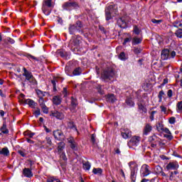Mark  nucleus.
Listing matches in <instances>:
<instances>
[{
    "instance_id": "1",
    "label": "nucleus",
    "mask_w": 182,
    "mask_h": 182,
    "mask_svg": "<svg viewBox=\"0 0 182 182\" xmlns=\"http://www.w3.org/2000/svg\"><path fill=\"white\" fill-rule=\"evenodd\" d=\"M69 46L73 52L78 51L82 46V37L79 35L73 36L70 41Z\"/></svg>"
},
{
    "instance_id": "2",
    "label": "nucleus",
    "mask_w": 182,
    "mask_h": 182,
    "mask_svg": "<svg viewBox=\"0 0 182 182\" xmlns=\"http://www.w3.org/2000/svg\"><path fill=\"white\" fill-rule=\"evenodd\" d=\"M117 6L115 4H112L106 6L105 8V19L106 21H110L112 16L117 15Z\"/></svg>"
},
{
    "instance_id": "3",
    "label": "nucleus",
    "mask_w": 182,
    "mask_h": 182,
    "mask_svg": "<svg viewBox=\"0 0 182 182\" xmlns=\"http://www.w3.org/2000/svg\"><path fill=\"white\" fill-rule=\"evenodd\" d=\"M114 76V70L110 68L105 69L101 74V77L104 80H113Z\"/></svg>"
},
{
    "instance_id": "4",
    "label": "nucleus",
    "mask_w": 182,
    "mask_h": 182,
    "mask_svg": "<svg viewBox=\"0 0 182 182\" xmlns=\"http://www.w3.org/2000/svg\"><path fill=\"white\" fill-rule=\"evenodd\" d=\"M63 8L65 11H70V9H78V8H80V6H79V3L75 1H66L63 4Z\"/></svg>"
},
{
    "instance_id": "5",
    "label": "nucleus",
    "mask_w": 182,
    "mask_h": 182,
    "mask_svg": "<svg viewBox=\"0 0 182 182\" xmlns=\"http://www.w3.org/2000/svg\"><path fill=\"white\" fill-rule=\"evenodd\" d=\"M149 141L151 143V147L153 149H156L157 147V144H159V146L164 144L161 143V139L159 138L156 134L149 136Z\"/></svg>"
},
{
    "instance_id": "6",
    "label": "nucleus",
    "mask_w": 182,
    "mask_h": 182,
    "mask_svg": "<svg viewBox=\"0 0 182 182\" xmlns=\"http://www.w3.org/2000/svg\"><path fill=\"white\" fill-rule=\"evenodd\" d=\"M53 136L57 141H65V134L60 129H56L53 132Z\"/></svg>"
},
{
    "instance_id": "7",
    "label": "nucleus",
    "mask_w": 182,
    "mask_h": 182,
    "mask_svg": "<svg viewBox=\"0 0 182 182\" xmlns=\"http://www.w3.org/2000/svg\"><path fill=\"white\" fill-rule=\"evenodd\" d=\"M52 3L49 1H43L42 6V11L46 15H50V12H52Z\"/></svg>"
},
{
    "instance_id": "8",
    "label": "nucleus",
    "mask_w": 182,
    "mask_h": 182,
    "mask_svg": "<svg viewBox=\"0 0 182 182\" xmlns=\"http://www.w3.org/2000/svg\"><path fill=\"white\" fill-rule=\"evenodd\" d=\"M140 143V136H134L131 138L129 141H128V146L130 149L132 147H136L139 146V144Z\"/></svg>"
},
{
    "instance_id": "9",
    "label": "nucleus",
    "mask_w": 182,
    "mask_h": 182,
    "mask_svg": "<svg viewBox=\"0 0 182 182\" xmlns=\"http://www.w3.org/2000/svg\"><path fill=\"white\" fill-rule=\"evenodd\" d=\"M141 173L143 175V177H147V176L151 173V171H150V166L147 164L142 165L141 168Z\"/></svg>"
},
{
    "instance_id": "10",
    "label": "nucleus",
    "mask_w": 182,
    "mask_h": 182,
    "mask_svg": "<svg viewBox=\"0 0 182 182\" xmlns=\"http://www.w3.org/2000/svg\"><path fill=\"white\" fill-rule=\"evenodd\" d=\"M50 116L55 117L58 120H63V119H65V114L58 110L51 111Z\"/></svg>"
},
{
    "instance_id": "11",
    "label": "nucleus",
    "mask_w": 182,
    "mask_h": 182,
    "mask_svg": "<svg viewBox=\"0 0 182 182\" xmlns=\"http://www.w3.org/2000/svg\"><path fill=\"white\" fill-rule=\"evenodd\" d=\"M121 135L123 139H130L132 137V131L128 128L121 129Z\"/></svg>"
},
{
    "instance_id": "12",
    "label": "nucleus",
    "mask_w": 182,
    "mask_h": 182,
    "mask_svg": "<svg viewBox=\"0 0 182 182\" xmlns=\"http://www.w3.org/2000/svg\"><path fill=\"white\" fill-rule=\"evenodd\" d=\"M63 82V78L61 77H53V80H51V83L53 85V89L54 92H56L58 90L56 89V83H62Z\"/></svg>"
},
{
    "instance_id": "13",
    "label": "nucleus",
    "mask_w": 182,
    "mask_h": 182,
    "mask_svg": "<svg viewBox=\"0 0 182 182\" xmlns=\"http://www.w3.org/2000/svg\"><path fill=\"white\" fill-rule=\"evenodd\" d=\"M67 140L72 150H76L77 149V143H76V141H75V138H73V136H70L67 139Z\"/></svg>"
},
{
    "instance_id": "14",
    "label": "nucleus",
    "mask_w": 182,
    "mask_h": 182,
    "mask_svg": "<svg viewBox=\"0 0 182 182\" xmlns=\"http://www.w3.org/2000/svg\"><path fill=\"white\" fill-rule=\"evenodd\" d=\"M23 175L24 176V177H27L28 178L33 177L32 169L29 168H25L23 169Z\"/></svg>"
},
{
    "instance_id": "15",
    "label": "nucleus",
    "mask_w": 182,
    "mask_h": 182,
    "mask_svg": "<svg viewBox=\"0 0 182 182\" xmlns=\"http://www.w3.org/2000/svg\"><path fill=\"white\" fill-rule=\"evenodd\" d=\"M161 58L163 60H167L170 58V50L164 49L161 51Z\"/></svg>"
},
{
    "instance_id": "16",
    "label": "nucleus",
    "mask_w": 182,
    "mask_h": 182,
    "mask_svg": "<svg viewBox=\"0 0 182 182\" xmlns=\"http://www.w3.org/2000/svg\"><path fill=\"white\" fill-rule=\"evenodd\" d=\"M178 168V163L177 162H170L166 166V170H177Z\"/></svg>"
},
{
    "instance_id": "17",
    "label": "nucleus",
    "mask_w": 182,
    "mask_h": 182,
    "mask_svg": "<svg viewBox=\"0 0 182 182\" xmlns=\"http://www.w3.org/2000/svg\"><path fill=\"white\" fill-rule=\"evenodd\" d=\"M129 166L131 170V173H137V170H139V168H137V164H136V162L134 161H131L129 163Z\"/></svg>"
},
{
    "instance_id": "18",
    "label": "nucleus",
    "mask_w": 182,
    "mask_h": 182,
    "mask_svg": "<svg viewBox=\"0 0 182 182\" xmlns=\"http://www.w3.org/2000/svg\"><path fill=\"white\" fill-rule=\"evenodd\" d=\"M151 130H153V127H151L150 124H146L143 130V134H144V136H147Z\"/></svg>"
},
{
    "instance_id": "19",
    "label": "nucleus",
    "mask_w": 182,
    "mask_h": 182,
    "mask_svg": "<svg viewBox=\"0 0 182 182\" xmlns=\"http://www.w3.org/2000/svg\"><path fill=\"white\" fill-rule=\"evenodd\" d=\"M69 33L70 35H75L76 31H79V29L77 28V26L75 24H70L68 28Z\"/></svg>"
},
{
    "instance_id": "20",
    "label": "nucleus",
    "mask_w": 182,
    "mask_h": 182,
    "mask_svg": "<svg viewBox=\"0 0 182 182\" xmlns=\"http://www.w3.org/2000/svg\"><path fill=\"white\" fill-rule=\"evenodd\" d=\"M23 102L26 105H28V106L32 109H35V107H36V102H35V101H33V100H31V99L24 100Z\"/></svg>"
},
{
    "instance_id": "21",
    "label": "nucleus",
    "mask_w": 182,
    "mask_h": 182,
    "mask_svg": "<svg viewBox=\"0 0 182 182\" xmlns=\"http://www.w3.org/2000/svg\"><path fill=\"white\" fill-rule=\"evenodd\" d=\"M23 76L25 77L26 80H27V79L32 77V76H33V75H32V72L27 70L26 68H23Z\"/></svg>"
},
{
    "instance_id": "22",
    "label": "nucleus",
    "mask_w": 182,
    "mask_h": 182,
    "mask_svg": "<svg viewBox=\"0 0 182 182\" xmlns=\"http://www.w3.org/2000/svg\"><path fill=\"white\" fill-rule=\"evenodd\" d=\"M117 24L120 28H126L127 23L124 17H121L117 20Z\"/></svg>"
},
{
    "instance_id": "23",
    "label": "nucleus",
    "mask_w": 182,
    "mask_h": 182,
    "mask_svg": "<svg viewBox=\"0 0 182 182\" xmlns=\"http://www.w3.org/2000/svg\"><path fill=\"white\" fill-rule=\"evenodd\" d=\"M60 142H59L58 144V152L59 154L63 153V150L65 149V146H66V144H65L63 142V141H60Z\"/></svg>"
},
{
    "instance_id": "24",
    "label": "nucleus",
    "mask_w": 182,
    "mask_h": 182,
    "mask_svg": "<svg viewBox=\"0 0 182 182\" xmlns=\"http://www.w3.org/2000/svg\"><path fill=\"white\" fill-rule=\"evenodd\" d=\"M53 105H55V106L60 105V103H62V98L58 95L54 96L53 97Z\"/></svg>"
},
{
    "instance_id": "25",
    "label": "nucleus",
    "mask_w": 182,
    "mask_h": 182,
    "mask_svg": "<svg viewBox=\"0 0 182 182\" xmlns=\"http://www.w3.org/2000/svg\"><path fill=\"white\" fill-rule=\"evenodd\" d=\"M26 80L29 82L33 86H38V81H36V79L35 78V77H33V75H32L30 78Z\"/></svg>"
},
{
    "instance_id": "26",
    "label": "nucleus",
    "mask_w": 182,
    "mask_h": 182,
    "mask_svg": "<svg viewBox=\"0 0 182 182\" xmlns=\"http://www.w3.org/2000/svg\"><path fill=\"white\" fill-rule=\"evenodd\" d=\"M125 103L127 105V106H129V107H134V101L132 97H127L125 100Z\"/></svg>"
},
{
    "instance_id": "27",
    "label": "nucleus",
    "mask_w": 182,
    "mask_h": 182,
    "mask_svg": "<svg viewBox=\"0 0 182 182\" xmlns=\"http://www.w3.org/2000/svg\"><path fill=\"white\" fill-rule=\"evenodd\" d=\"M107 101L109 103H114L116 101V97H114V95L110 94L107 95Z\"/></svg>"
},
{
    "instance_id": "28",
    "label": "nucleus",
    "mask_w": 182,
    "mask_h": 182,
    "mask_svg": "<svg viewBox=\"0 0 182 182\" xmlns=\"http://www.w3.org/2000/svg\"><path fill=\"white\" fill-rule=\"evenodd\" d=\"M0 154L5 156H9V149H8V147H4L0 150Z\"/></svg>"
},
{
    "instance_id": "29",
    "label": "nucleus",
    "mask_w": 182,
    "mask_h": 182,
    "mask_svg": "<svg viewBox=\"0 0 182 182\" xmlns=\"http://www.w3.org/2000/svg\"><path fill=\"white\" fill-rule=\"evenodd\" d=\"M67 127L68 129H75V130H77V128H76V125L73 121H69L67 122Z\"/></svg>"
},
{
    "instance_id": "30",
    "label": "nucleus",
    "mask_w": 182,
    "mask_h": 182,
    "mask_svg": "<svg viewBox=\"0 0 182 182\" xmlns=\"http://www.w3.org/2000/svg\"><path fill=\"white\" fill-rule=\"evenodd\" d=\"M141 41H143V38H141L134 37L132 39V43L134 45H139V43H141Z\"/></svg>"
},
{
    "instance_id": "31",
    "label": "nucleus",
    "mask_w": 182,
    "mask_h": 182,
    "mask_svg": "<svg viewBox=\"0 0 182 182\" xmlns=\"http://www.w3.org/2000/svg\"><path fill=\"white\" fill-rule=\"evenodd\" d=\"M176 112L182 114V101L178 102L176 104Z\"/></svg>"
},
{
    "instance_id": "32",
    "label": "nucleus",
    "mask_w": 182,
    "mask_h": 182,
    "mask_svg": "<svg viewBox=\"0 0 182 182\" xmlns=\"http://www.w3.org/2000/svg\"><path fill=\"white\" fill-rule=\"evenodd\" d=\"M1 132L3 133V134H8L9 133V130L6 129V124L4 123L1 128Z\"/></svg>"
},
{
    "instance_id": "33",
    "label": "nucleus",
    "mask_w": 182,
    "mask_h": 182,
    "mask_svg": "<svg viewBox=\"0 0 182 182\" xmlns=\"http://www.w3.org/2000/svg\"><path fill=\"white\" fill-rule=\"evenodd\" d=\"M156 129L158 132H162L164 130V124H163V122H159L156 124Z\"/></svg>"
},
{
    "instance_id": "34",
    "label": "nucleus",
    "mask_w": 182,
    "mask_h": 182,
    "mask_svg": "<svg viewBox=\"0 0 182 182\" xmlns=\"http://www.w3.org/2000/svg\"><path fill=\"white\" fill-rule=\"evenodd\" d=\"M92 173L94 174H100L102 175V173H103V169L100 168H94L92 169Z\"/></svg>"
},
{
    "instance_id": "35",
    "label": "nucleus",
    "mask_w": 182,
    "mask_h": 182,
    "mask_svg": "<svg viewBox=\"0 0 182 182\" xmlns=\"http://www.w3.org/2000/svg\"><path fill=\"white\" fill-rule=\"evenodd\" d=\"M162 171H163V168H161V166L159 165L155 166L154 168V171L156 174H157L158 176H160V173H161Z\"/></svg>"
},
{
    "instance_id": "36",
    "label": "nucleus",
    "mask_w": 182,
    "mask_h": 182,
    "mask_svg": "<svg viewBox=\"0 0 182 182\" xmlns=\"http://www.w3.org/2000/svg\"><path fill=\"white\" fill-rule=\"evenodd\" d=\"M138 109L139 110H141V112H144V113H146L147 112V109L141 104V102L138 103Z\"/></svg>"
},
{
    "instance_id": "37",
    "label": "nucleus",
    "mask_w": 182,
    "mask_h": 182,
    "mask_svg": "<svg viewBox=\"0 0 182 182\" xmlns=\"http://www.w3.org/2000/svg\"><path fill=\"white\" fill-rule=\"evenodd\" d=\"M41 110L43 111V112H44L46 114H48L49 113V108H48V107H46V105H43L40 106Z\"/></svg>"
},
{
    "instance_id": "38",
    "label": "nucleus",
    "mask_w": 182,
    "mask_h": 182,
    "mask_svg": "<svg viewBox=\"0 0 182 182\" xmlns=\"http://www.w3.org/2000/svg\"><path fill=\"white\" fill-rule=\"evenodd\" d=\"M133 32L134 33H135V35H140L141 30L140 29V28H139V26H134Z\"/></svg>"
},
{
    "instance_id": "39",
    "label": "nucleus",
    "mask_w": 182,
    "mask_h": 182,
    "mask_svg": "<svg viewBox=\"0 0 182 182\" xmlns=\"http://www.w3.org/2000/svg\"><path fill=\"white\" fill-rule=\"evenodd\" d=\"M81 73H82V70L80 68H77L73 71V75H74V76H77L80 75Z\"/></svg>"
},
{
    "instance_id": "40",
    "label": "nucleus",
    "mask_w": 182,
    "mask_h": 182,
    "mask_svg": "<svg viewBox=\"0 0 182 182\" xmlns=\"http://www.w3.org/2000/svg\"><path fill=\"white\" fill-rule=\"evenodd\" d=\"M75 25V26H77V29H79L78 32H80V29L83 28V24L82 23V21H77Z\"/></svg>"
},
{
    "instance_id": "41",
    "label": "nucleus",
    "mask_w": 182,
    "mask_h": 182,
    "mask_svg": "<svg viewBox=\"0 0 182 182\" xmlns=\"http://www.w3.org/2000/svg\"><path fill=\"white\" fill-rule=\"evenodd\" d=\"M82 167L84 168V170H90V163L89 161H87L85 163L83 164Z\"/></svg>"
},
{
    "instance_id": "42",
    "label": "nucleus",
    "mask_w": 182,
    "mask_h": 182,
    "mask_svg": "<svg viewBox=\"0 0 182 182\" xmlns=\"http://www.w3.org/2000/svg\"><path fill=\"white\" fill-rule=\"evenodd\" d=\"M164 95H166V94L164 93V91H163V90H161L159 92L158 98H159V102H161V100H163V97L164 96Z\"/></svg>"
},
{
    "instance_id": "43",
    "label": "nucleus",
    "mask_w": 182,
    "mask_h": 182,
    "mask_svg": "<svg viewBox=\"0 0 182 182\" xmlns=\"http://www.w3.org/2000/svg\"><path fill=\"white\" fill-rule=\"evenodd\" d=\"M176 36L177 38H182V28L178 29L175 33Z\"/></svg>"
},
{
    "instance_id": "44",
    "label": "nucleus",
    "mask_w": 182,
    "mask_h": 182,
    "mask_svg": "<svg viewBox=\"0 0 182 182\" xmlns=\"http://www.w3.org/2000/svg\"><path fill=\"white\" fill-rule=\"evenodd\" d=\"M24 135L26 137H29L30 139H32V137H33V136H35V133L26 132H24Z\"/></svg>"
},
{
    "instance_id": "45",
    "label": "nucleus",
    "mask_w": 182,
    "mask_h": 182,
    "mask_svg": "<svg viewBox=\"0 0 182 182\" xmlns=\"http://www.w3.org/2000/svg\"><path fill=\"white\" fill-rule=\"evenodd\" d=\"M173 25L175 28H182L181 21H174Z\"/></svg>"
},
{
    "instance_id": "46",
    "label": "nucleus",
    "mask_w": 182,
    "mask_h": 182,
    "mask_svg": "<svg viewBox=\"0 0 182 182\" xmlns=\"http://www.w3.org/2000/svg\"><path fill=\"white\" fill-rule=\"evenodd\" d=\"M71 105L73 107H76V106H77V101L76 99H74L73 97H71Z\"/></svg>"
},
{
    "instance_id": "47",
    "label": "nucleus",
    "mask_w": 182,
    "mask_h": 182,
    "mask_svg": "<svg viewBox=\"0 0 182 182\" xmlns=\"http://www.w3.org/2000/svg\"><path fill=\"white\" fill-rule=\"evenodd\" d=\"M118 57L121 60H126V53L124 52H122Z\"/></svg>"
},
{
    "instance_id": "48",
    "label": "nucleus",
    "mask_w": 182,
    "mask_h": 182,
    "mask_svg": "<svg viewBox=\"0 0 182 182\" xmlns=\"http://www.w3.org/2000/svg\"><path fill=\"white\" fill-rule=\"evenodd\" d=\"M33 114L36 117H38L41 115V109L36 108V109L33 112Z\"/></svg>"
},
{
    "instance_id": "49",
    "label": "nucleus",
    "mask_w": 182,
    "mask_h": 182,
    "mask_svg": "<svg viewBox=\"0 0 182 182\" xmlns=\"http://www.w3.org/2000/svg\"><path fill=\"white\" fill-rule=\"evenodd\" d=\"M132 42V36H129V38H126L124 39L123 45L126 46V44Z\"/></svg>"
},
{
    "instance_id": "50",
    "label": "nucleus",
    "mask_w": 182,
    "mask_h": 182,
    "mask_svg": "<svg viewBox=\"0 0 182 182\" xmlns=\"http://www.w3.org/2000/svg\"><path fill=\"white\" fill-rule=\"evenodd\" d=\"M136 173L134 172H131V176H130V178L132 182H136Z\"/></svg>"
},
{
    "instance_id": "51",
    "label": "nucleus",
    "mask_w": 182,
    "mask_h": 182,
    "mask_svg": "<svg viewBox=\"0 0 182 182\" xmlns=\"http://www.w3.org/2000/svg\"><path fill=\"white\" fill-rule=\"evenodd\" d=\"M60 56H61V58H68V53L62 50L60 51Z\"/></svg>"
},
{
    "instance_id": "52",
    "label": "nucleus",
    "mask_w": 182,
    "mask_h": 182,
    "mask_svg": "<svg viewBox=\"0 0 182 182\" xmlns=\"http://www.w3.org/2000/svg\"><path fill=\"white\" fill-rule=\"evenodd\" d=\"M56 181V178L55 176H49L47 178V182H55Z\"/></svg>"
},
{
    "instance_id": "53",
    "label": "nucleus",
    "mask_w": 182,
    "mask_h": 182,
    "mask_svg": "<svg viewBox=\"0 0 182 182\" xmlns=\"http://www.w3.org/2000/svg\"><path fill=\"white\" fill-rule=\"evenodd\" d=\"M36 93H37L39 98L40 97H43V96H45V95L43 94V92H42L41 90H37Z\"/></svg>"
},
{
    "instance_id": "54",
    "label": "nucleus",
    "mask_w": 182,
    "mask_h": 182,
    "mask_svg": "<svg viewBox=\"0 0 182 182\" xmlns=\"http://www.w3.org/2000/svg\"><path fill=\"white\" fill-rule=\"evenodd\" d=\"M151 86V84L150 82H146L144 84V90H149V87Z\"/></svg>"
},
{
    "instance_id": "55",
    "label": "nucleus",
    "mask_w": 182,
    "mask_h": 182,
    "mask_svg": "<svg viewBox=\"0 0 182 182\" xmlns=\"http://www.w3.org/2000/svg\"><path fill=\"white\" fill-rule=\"evenodd\" d=\"M60 157L62 160H63L64 161H66V160H68L66 155L63 152L60 153Z\"/></svg>"
},
{
    "instance_id": "56",
    "label": "nucleus",
    "mask_w": 182,
    "mask_h": 182,
    "mask_svg": "<svg viewBox=\"0 0 182 182\" xmlns=\"http://www.w3.org/2000/svg\"><path fill=\"white\" fill-rule=\"evenodd\" d=\"M38 103L40 107L43 106V105H45V100H43V97L39 98Z\"/></svg>"
},
{
    "instance_id": "57",
    "label": "nucleus",
    "mask_w": 182,
    "mask_h": 182,
    "mask_svg": "<svg viewBox=\"0 0 182 182\" xmlns=\"http://www.w3.org/2000/svg\"><path fill=\"white\" fill-rule=\"evenodd\" d=\"M161 22H163V20H156L155 18L151 19L152 23H156L157 25H159V23H161Z\"/></svg>"
},
{
    "instance_id": "58",
    "label": "nucleus",
    "mask_w": 182,
    "mask_h": 182,
    "mask_svg": "<svg viewBox=\"0 0 182 182\" xmlns=\"http://www.w3.org/2000/svg\"><path fill=\"white\" fill-rule=\"evenodd\" d=\"M170 124H174L176 123V117H171L168 120Z\"/></svg>"
},
{
    "instance_id": "59",
    "label": "nucleus",
    "mask_w": 182,
    "mask_h": 182,
    "mask_svg": "<svg viewBox=\"0 0 182 182\" xmlns=\"http://www.w3.org/2000/svg\"><path fill=\"white\" fill-rule=\"evenodd\" d=\"M91 141L93 144H95V143H96V134H92L91 135Z\"/></svg>"
},
{
    "instance_id": "60",
    "label": "nucleus",
    "mask_w": 182,
    "mask_h": 182,
    "mask_svg": "<svg viewBox=\"0 0 182 182\" xmlns=\"http://www.w3.org/2000/svg\"><path fill=\"white\" fill-rule=\"evenodd\" d=\"M164 137L168 139V140H173V135H171V132H170V134H165Z\"/></svg>"
},
{
    "instance_id": "61",
    "label": "nucleus",
    "mask_w": 182,
    "mask_h": 182,
    "mask_svg": "<svg viewBox=\"0 0 182 182\" xmlns=\"http://www.w3.org/2000/svg\"><path fill=\"white\" fill-rule=\"evenodd\" d=\"M7 42H9V43H11V45H14V43H15V40H14V38H11V37H8Z\"/></svg>"
},
{
    "instance_id": "62",
    "label": "nucleus",
    "mask_w": 182,
    "mask_h": 182,
    "mask_svg": "<svg viewBox=\"0 0 182 182\" xmlns=\"http://www.w3.org/2000/svg\"><path fill=\"white\" fill-rule=\"evenodd\" d=\"M141 52V49L139 48H134V53H135V55H139V53H140Z\"/></svg>"
},
{
    "instance_id": "63",
    "label": "nucleus",
    "mask_w": 182,
    "mask_h": 182,
    "mask_svg": "<svg viewBox=\"0 0 182 182\" xmlns=\"http://www.w3.org/2000/svg\"><path fill=\"white\" fill-rule=\"evenodd\" d=\"M63 95L64 97H66V96H68V88L63 87Z\"/></svg>"
},
{
    "instance_id": "64",
    "label": "nucleus",
    "mask_w": 182,
    "mask_h": 182,
    "mask_svg": "<svg viewBox=\"0 0 182 182\" xmlns=\"http://www.w3.org/2000/svg\"><path fill=\"white\" fill-rule=\"evenodd\" d=\"M167 96L168 97H173V90H168L167 92Z\"/></svg>"
}]
</instances>
